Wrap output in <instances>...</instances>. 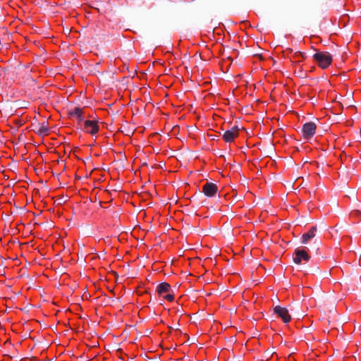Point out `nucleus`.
I'll list each match as a JSON object with an SVG mask.
<instances>
[{
	"mask_svg": "<svg viewBox=\"0 0 361 361\" xmlns=\"http://www.w3.org/2000/svg\"><path fill=\"white\" fill-rule=\"evenodd\" d=\"M317 125L314 122H308L302 128V137L305 140H310L315 134Z\"/></svg>",
	"mask_w": 361,
	"mask_h": 361,
	"instance_id": "5",
	"label": "nucleus"
},
{
	"mask_svg": "<svg viewBox=\"0 0 361 361\" xmlns=\"http://www.w3.org/2000/svg\"><path fill=\"white\" fill-rule=\"evenodd\" d=\"M274 312L286 324L289 323L291 321V315L286 307L277 305L274 307Z\"/></svg>",
	"mask_w": 361,
	"mask_h": 361,
	"instance_id": "6",
	"label": "nucleus"
},
{
	"mask_svg": "<svg viewBox=\"0 0 361 361\" xmlns=\"http://www.w3.org/2000/svg\"><path fill=\"white\" fill-rule=\"evenodd\" d=\"M68 115L71 118L77 121L78 126L85 120L84 110L80 107L69 110Z\"/></svg>",
	"mask_w": 361,
	"mask_h": 361,
	"instance_id": "7",
	"label": "nucleus"
},
{
	"mask_svg": "<svg viewBox=\"0 0 361 361\" xmlns=\"http://www.w3.org/2000/svg\"><path fill=\"white\" fill-rule=\"evenodd\" d=\"M218 190L217 185L213 183L207 182L202 188V192L207 197L214 196Z\"/></svg>",
	"mask_w": 361,
	"mask_h": 361,
	"instance_id": "9",
	"label": "nucleus"
},
{
	"mask_svg": "<svg viewBox=\"0 0 361 361\" xmlns=\"http://www.w3.org/2000/svg\"><path fill=\"white\" fill-rule=\"evenodd\" d=\"M309 250L307 247H298L295 249L293 256V261L295 264H301L307 262L310 256L308 253Z\"/></svg>",
	"mask_w": 361,
	"mask_h": 361,
	"instance_id": "3",
	"label": "nucleus"
},
{
	"mask_svg": "<svg viewBox=\"0 0 361 361\" xmlns=\"http://www.w3.org/2000/svg\"><path fill=\"white\" fill-rule=\"evenodd\" d=\"M313 59L322 69L327 68L333 61L331 54L327 51H318L313 55Z\"/></svg>",
	"mask_w": 361,
	"mask_h": 361,
	"instance_id": "2",
	"label": "nucleus"
},
{
	"mask_svg": "<svg viewBox=\"0 0 361 361\" xmlns=\"http://www.w3.org/2000/svg\"><path fill=\"white\" fill-rule=\"evenodd\" d=\"M239 135V128L234 126L232 128L225 131L223 135V139L226 142H231Z\"/></svg>",
	"mask_w": 361,
	"mask_h": 361,
	"instance_id": "8",
	"label": "nucleus"
},
{
	"mask_svg": "<svg viewBox=\"0 0 361 361\" xmlns=\"http://www.w3.org/2000/svg\"><path fill=\"white\" fill-rule=\"evenodd\" d=\"M295 58L298 59V61H300L304 59V56L301 53L295 54Z\"/></svg>",
	"mask_w": 361,
	"mask_h": 361,
	"instance_id": "12",
	"label": "nucleus"
},
{
	"mask_svg": "<svg viewBox=\"0 0 361 361\" xmlns=\"http://www.w3.org/2000/svg\"><path fill=\"white\" fill-rule=\"evenodd\" d=\"M170 291L171 286L165 282L159 283L157 287V292L159 295L162 296L167 301L172 302L174 300V296L170 293Z\"/></svg>",
	"mask_w": 361,
	"mask_h": 361,
	"instance_id": "4",
	"label": "nucleus"
},
{
	"mask_svg": "<svg viewBox=\"0 0 361 361\" xmlns=\"http://www.w3.org/2000/svg\"><path fill=\"white\" fill-rule=\"evenodd\" d=\"M78 127L84 133L91 135H94L99 131V121L96 119H85Z\"/></svg>",
	"mask_w": 361,
	"mask_h": 361,
	"instance_id": "1",
	"label": "nucleus"
},
{
	"mask_svg": "<svg viewBox=\"0 0 361 361\" xmlns=\"http://www.w3.org/2000/svg\"><path fill=\"white\" fill-rule=\"evenodd\" d=\"M233 59L231 57L222 58L219 62L221 70L224 73H227L232 64Z\"/></svg>",
	"mask_w": 361,
	"mask_h": 361,
	"instance_id": "11",
	"label": "nucleus"
},
{
	"mask_svg": "<svg viewBox=\"0 0 361 361\" xmlns=\"http://www.w3.org/2000/svg\"><path fill=\"white\" fill-rule=\"evenodd\" d=\"M351 215H354L356 217H359L360 215V212L359 211H354L351 213Z\"/></svg>",
	"mask_w": 361,
	"mask_h": 361,
	"instance_id": "13",
	"label": "nucleus"
},
{
	"mask_svg": "<svg viewBox=\"0 0 361 361\" xmlns=\"http://www.w3.org/2000/svg\"><path fill=\"white\" fill-rule=\"evenodd\" d=\"M317 228L312 226L307 233L302 235V243L307 244L312 238L316 235Z\"/></svg>",
	"mask_w": 361,
	"mask_h": 361,
	"instance_id": "10",
	"label": "nucleus"
}]
</instances>
